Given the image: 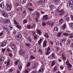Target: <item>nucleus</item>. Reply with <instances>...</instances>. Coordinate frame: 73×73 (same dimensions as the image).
<instances>
[{
	"mask_svg": "<svg viewBox=\"0 0 73 73\" xmlns=\"http://www.w3.org/2000/svg\"><path fill=\"white\" fill-rule=\"evenodd\" d=\"M55 42L56 43V45H57V46H58V45H59V43H58V42L57 41L55 40Z\"/></svg>",
	"mask_w": 73,
	"mask_h": 73,
	"instance_id": "nucleus-35",
	"label": "nucleus"
},
{
	"mask_svg": "<svg viewBox=\"0 0 73 73\" xmlns=\"http://www.w3.org/2000/svg\"><path fill=\"white\" fill-rule=\"evenodd\" d=\"M30 65H31V62H29L26 65L27 67H28L30 66Z\"/></svg>",
	"mask_w": 73,
	"mask_h": 73,
	"instance_id": "nucleus-45",
	"label": "nucleus"
},
{
	"mask_svg": "<svg viewBox=\"0 0 73 73\" xmlns=\"http://www.w3.org/2000/svg\"><path fill=\"white\" fill-rule=\"evenodd\" d=\"M4 60V58L3 57H0V62H3Z\"/></svg>",
	"mask_w": 73,
	"mask_h": 73,
	"instance_id": "nucleus-16",
	"label": "nucleus"
},
{
	"mask_svg": "<svg viewBox=\"0 0 73 73\" xmlns=\"http://www.w3.org/2000/svg\"><path fill=\"white\" fill-rule=\"evenodd\" d=\"M57 70V67L56 66H55V68H54L53 70V71L54 72L56 70Z\"/></svg>",
	"mask_w": 73,
	"mask_h": 73,
	"instance_id": "nucleus-47",
	"label": "nucleus"
},
{
	"mask_svg": "<svg viewBox=\"0 0 73 73\" xmlns=\"http://www.w3.org/2000/svg\"><path fill=\"white\" fill-rule=\"evenodd\" d=\"M50 50V48L48 47L47 49V52H48Z\"/></svg>",
	"mask_w": 73,
	"mask_h": 73,
	"instance_id": "nucleus-50",
	"label": "nucleus"
},
{
	"mask_svg": "<svg viewBox=\"0 0 73 73\" xmlns=\"http://www.w3.org/2000/svg\"><path fill=\"white\" fill-rule=\"evenodd\" d=\"M60 0H54V1L55 3H58L60 1Z\"/></svg>",
	"mask_w": 73,
	"mask_h": 73,
	"instance_id": "nucleus-43",
	"label": "nucleus"
},
{
	"mask_svg": "<svg viewBox=\"0 0 73 73\" xmlns=\"http://www.w3.org/2000/svg\"><path fill=\"white\" fill-rule=\"evenodd\" d=\"M18 62H19V60H17L15 62V64L16 65H17V64H18Z\"/></svg>",
	"mask_w": 73,
	"mask_h": 73,
	"instance_id": "nucleus-59",
	"label": "nucleus"
},
{
	"mask_svg": "<svg viewBox=\"0 0 73 73\" xmlns=\"http://www.w3.org/2000/svg\"><path fill=\"white\" fill-rule=\"evenodd\" d=\"M54 30L55 31H58V27H56L54 28Z\"/></svg>",
	"mask_w": 73,
	"mask_h": 73,
	"instance_id": "nucleus-38",
	"label": "nucleus"
},
{
	"mask_svg": "<svg viewBox=\"0 0 73 73\" xmlns=\"http://www.w3.org/2000/svg\"><path fill=\"white\" fill-rule=\"evenodd\" d=\"M50 57L52 59L55 58V56H54V53L53 52L52 54L50 55Z\"/></svg>",
	"mask_w": 73,
	"mask_h": 73,
	"instance_id": "nucleus-13",
	"label": "nucleus"
},
{
	"mask_svg": "<svg viewBox=\"0 0 73 73\" xmlns=\"http://www.w3.org/2000/svg\"><path fill=\"white\" fill-rule=\"evenodd\" d=\"M38 65V63L36 62L35 63L34 65L32 66V68H33V69H35V68H37V65Z\"/></svg>",
	"mask_w": 73,
	"mask_h": 73,
	"instance_id": "nucleus-11",
	"label": "nucleus"
},
{
	"mask_svg": "<svg viewBox=\"0 0 73 73\" xmlns=\"http://www.w3.org/2000/svg\"><path fill=\"white\" fill-rule=\"evenodd\" d=\"M6 8L8 11H11L12 9V8L11 3L7 4L6 6Z\"/></svg>",
	"mask_w": 73,
	"mask_h": 73,
	"instance_id": "nucleus-2",
	"label": "nucleus"
},
{
	"mask_svg": "<svg viewBox=\"0 0 73 73\" xmlns=\"http://www.w3.org/2000/svg\"><path fill=\"white\" fill-rule=\"evenodd\" d=\"M69 4V6L71 8H73V3H70Z\"/></svg>",
	"mask_w": 73,
	"mask_h": 73,
	"instance_id": "nucleus-26",
	"label": "nucleus"
},
{
	"mask_svg": "<svg viewBox=\"0 0 73 73\" xmlns=\"http://www.w3.org/2000/svg\"><path fill=\"white\" fill-rule=\"evenodd\" d=\"M70 26L71 27H72V28H73V23H70Z\"/></svg>",
	"mask_w": 73,
	"mask_h": 73,
	"instance_id": "nucleus-32",
	"label": "nucleus"
},
{
	"mask_svg": "<svg viewBox=\"0 0 73 73\" xmlns=\"http://www.w3.org/2000/svg\"><path fill=\"white\" fill-rule=\"evenodd\" d=\"M18 66H19V69H21L22 68V67L20 65H19Z\"/></svg>",
	"mask_w": 73,
	"mask_h": 73,
	"instance_id": "nucleus-54",
	"label": "nucleus"
},
{
	"mask_svg": "<svg viewBox=\"0 0 73 73\" xmlns=\"http://www.w3.org/2000/svg\"><path fill=\"white\" fill-rule=\"evenodd\" d=\"M42 39L40 38L38 41V45H40V44H41V42H42Z\"/></svg>",
	"mask_w": 73,
	"mask_h": 73,
	"instance_id": "nucleus-22",
	"label": "nucleus"
},
{
	"mask_svg": "<svg viewBox=\"0 0 73 73\" xmlns=\"http://www.w3.org/2000/svg\"><path fill=\"white\" fill-rule=\"evenodd\" d=\"M16 33V31L15 30H14L13 32V34H15Z\"/></svg>",
	"mask_w": 73,
	"mask_h": 73,
	"instance_id": "nucleus-60",
	"label": "nucleus"
},
{
	"mask_svg": "<svg viewBox=\"0 0 73 73\" xmlns=\"http://www.w3.org/2000/svg\"><path fill=\"white\" fill-rule=\"evenodd\" d=\"M46 42L47 41L46 40H44L43 44V46L44 47H45L46 46Z\"/></svg>",
	"mask_w": 73,
	"mask_h": 73,
	"instance_id": "nucleus-15",
	"label": "nucleus"
},
{
	"mask_svg": "<svg viewBox=\"0 0 73 73\" xmlns=\"http://www.w3.org/2000/svg\"><path fill=\"white\" fill-rule=\"evenodd\" d=\"M19 52L20 54L23 55L24 54H25V50H23V49H20Z\"/></svg>",
	"mask_w": 73,
	"mask_h": 73,
	"instance_id": "nucleus-7",
	"label": "nucleus"
},
{
	"mask_svg": "<svg viewBox=\"0 0 73 73\" xmlns=\"http://www.w3.org/2000/svg\"><path fill=\"white\" fill-rule=\"evenodd\" d=\"M20 2L22 4H24L25 3L26 1L25 0H20Z\"/></svg>",
	"mask_w": 73,
	"mask_h": 73,
	"instance_id": "nucleus-21",
	"label": "nucleus"
},
{
	"mask_svg": "<svg viewBox=\"0 0 73 73\" xmlns=\"http://www.w3.org/2000/svg\"><path fill=\"white\" fill-rule=\"evenodd\" d=\"M36 31L38 34H39V35H40V34H41V31L40 30H38V29H37Z\"/></svg>",
	"mask_w": 73,
	"mask_h": 73,
	"instance_id": "nucleus-25",
	"label": "nucleus"
},
{
	"mask_svg": "<svg viewBox=\"0 0 73 73\" xmlns=\"http://www.w3.org/2000/svg\"><path fill=\"white\" fill-rule=\"evenodd\" d=\"M36 15L37 16V18L39 17V16L40 15V13H38V12H36Z\"/></svg>",
	"mask_w": 73,
	"mask_h": 73,
	"instance_id": "nucleus-42",
	"label": "nucleus"
},
{
	"mask_svg": "<svg viewBox=\"0 0 73 73\" xmlns=\"http://www.w3.org/2000/svg\"><path fill=\"white\" fill-rule=\"evenodd\" d=\"M50 7V9H53V7H54V5H51Z\"/></svg>",
	"mask_w": 73,
	"mask_h": 73,
	"instance_id": "nucleus-33",
	"label": "nucleus"
},
{
	"mask_svg": "<svg viewBox=\"0 0 73 73\" xmlns=\"http://www.w3.org/2000/svg\"><path fill=\"white\" fill-rule=\"evenodd\" d=\"M0 7L1 8H4V3H1L0 4Z\"/></svg>",
	"mask_w": 73,
	"mask_h": 73,
	"instance_id": "nucleus-18",
	"label": "nucleus"
},
{
	"mask_svg": "<svg viewBox=\"0 0 73 73\" xmlns=\"http://www.w3.org/2000/svg\"><path fill=\"white\" fill-rule=\"evenodd\" d=\"M29 68H28L27 69L25 70V73H28L29 72Z\"/></svg>",
	"mask_w": 73,
	"mask_h": 73,
	"instance_id": "nucleus-27",
	"label": "nucleus"
},
{
	"mask_svg": "<svg viewBox=\"0 0 73 73\" xmlns=\"http://www.w3.org/2000/svg\"><path fill=\"white\" fill-rule=\"evenodd\" d=\"M71 18L72 20H73V15H71Z\"/></svg>",
	"mask_w": 73,
	"mask_h": 73,
	"instance_id": "nucleus-63",
	"label": "nucleus"
},
{
	"mask_svg": "<svg viewBox=\"0 0 73 73\" xmlns=\"http://www.w3.org/2000/svg\"><path fill=\"white\" fill-rule=\"evenodd\" d=\"M56 11L58 12V13H60L59 14V15H63L65 12L64 10L61 9L59 7L56 10Z\"/></svg>",
	"mask_w": 73,
	"mask_h": 73,
	"instance_id": "nucleus-1",
	"label": "nucleus"
},
{
	"mask_svg": "<svg viewBox=\"0 0 73 73\" xmlns=\"http://www.w3.org/2000/svg\"><path fill=\"white\" fill-rule=\"evenodd\" d=\"M33 27V26H32L31 27V25H29L27 26V28H28V29H30L31 28H32Z\"/></svg>",
	"mask_w": 73,
	"mask_h": 73,
	"instance_id": "nucleus-30",
	"label": "nucleus"
},
{
	"mask_svg": "<svg viewBox=\"0 0 73 73\" xmlns=\"http://www.w3.org/2000/svg\"><path fill=\"white\" fill-rule=\"evenodd\" d=\"M67 65H68V66H67V68L69 69V70H71L72 69H70L71 68H72V66L71 64L70 63L69 64H67Z\"/></svg>",
	"mask_w": 73,
	"mask_h": 73,
	"instance_id": "nucleus-8",
	"label": "nucleus"
},
{
	"mask_svg": "<svg viewBox=\"0 0 73 73\" xmlns=\"http://www.w3.org/2000/svg\"><path fill=\"white\" fill-rule=\"evenodd\" d=\"M5 31L6 32H7V33H9V30H8V29H6Z\"/></svg>",
	"mask_w": 73,
	"mask_h": 73,
	"instance_id": "nucleus-61",
	"label": "nucleus"
},
{
	"mask_svg": "<svg viewBox=\"0 0 73 73\" xmlns=\"http://www.w3.org/2000/svg\"><path fill=\"white\" fill-rule=\"evenodd\" d=\"M46 24H47L48 25H49L50 26L51 25V27H52L54 23L53 22L48 21L46 22Z\"/></svg>",
	"mask_w": 73,
	"mask_h": 73,
	"instance_id": "nucleus-5",
	"label": "nucleus"
},
{
	"mask_svg": "<svg viewBox=\"0 0 73 73\" xmlns=\"http://www.w3.org/2000/svg\"><path fill=\"white\" fill-rule=\"evenodd\" d=\"M44 36L45 37H46V38H49V35H48L47 33H45V34Z\"/></svg>",
	"mask_w": 73,
	"mask_h": 73,
	"instance_id": "nucleus-20",
	"label": "nucleus"
},
{
	"mask_svg": "<svg viewBox=\"0 0 73 73\" xmlns=\"http://www.w3.org/2000/svg\"><path fill=\"white\" fill-rule=\"evenodd\" d=\"M23 22L24 23H27V20H24Z\"/></svg>",
	"mask_w": 73,
	"mask_h": 73,
	"instance_id": "nucleus-62",
	"label": "nucleus"
},
{
	"mask_svg": "<svg viewBox=\"0 0 73 73\" xmlns=\"http://www.w3.org/2000/svg\"><path fill=\"white\" fill-rule=\"evenodd\" d=\"M69 4H72L73 3V1L72 0H69L68 1Z\"/></svg>",
	"mask_w": 73,
	"mask_h": 73,
	"instance_id": "nucleus-29",
	"label": "nucleus"
},
{
	"mask_svg": "<svg viewBox=\"0 0 73 73\" xmlns=\"http://www.w3.org/2000/svg\"><path fill=\"white\" fill-rule=\"evenodd\" d=\"M64 64H65H65H66L67 65H68V64H69V60H68L67 59L66 62H65L64 61Z\"/></svg>",
	"mask_w": 73,
	"mask_h": 73,
	"instance_id": "nucleus-28",
	"label": "nucleus"
},
{
	"mask_svg": "<svg viewBox=\"0 0 73 73\" xmlns=\"http://www.w3.org/2000/svg\"><path fill=\"white\" fill-rule=\"evenodd\" d=\"M42 25L43 26H45V25H46V23L44 22H43L42 23Z\"/></svg>",
	"mask_w": 73,
	"mask_h": 73,
	"instance_id": "nucleus-52",
	"label": "nucleus"
},
{
	"mask_svg": "<svg viewBox=\"0 0 73 73\" xmlns=\"http://www.w3.org/2000/svg\"><path fill=\"white\" fill-rule=\"evenodd\" d=\"M21 37H22V36L21 34H19L16 36V38L17 39V40H20L21 38Z\"/></svg>",
	"mask_w": 73,
	"mask_h": 73,
	"instance_id": "nucleus-6",
	"label": "nucleus"
},
{
	"mask_svg": "<svg viewBox=\"0 0 73 73\" xmlns=\"http://www.w3.org/2000/svg\"><path fill=\"white\" fill-rule=\"evenodd\" d=\"M55 62L54 61H53L52 62V64H51V66H53L54 65V64H55Z\"/></svg>",
	"mask_w": 73,
	"mask_h": 73,
	"instance_id": "nucleus-36",
	"label": "nucleus"
},
{
	"mask_svg": "<svg viewBox=\"0 0 73 73\" xmlns=\"http://www.w3.org/2000/svg\"><path fill=\"white\" fill-rule=\"evenodd\" d=\"M28 9L29 10V11H33V10H34V9H32L31 8H28Z\"/></svg>",
	"mask_w": 73,
	"mask_h": 73,
	"instance_id": "nucleus-40",
	"label": "nucleus"
},
{
	"mask_svg": "<svg viewBox=\"0 0 73 73\" xmlns=\"http://www.w3.org/2000/svg\"><path fill=\"white\" fill-rule=\"evenodd\" d=\"M70 38H72L73 37V34L72 33L70 34Z\"/></svg>",
	"mask_w": 73,
	"mask_h": 73,
	"instance_id": "nucleus-31",
	"label": "nucleus"
},
{
	"mask_svg": "<svg viewBox=\"0 0 73 73\" xmlns=\"http://www.w3.org/2000/svg\"><path fill=\"white\" fill-rule=\"evenodd\" d=\"M26 45L27 46H31V45H30V44L29 43H26Z\"/></svg>",
	"mask_w": 73,
	"mask_h": 73,
	"instance_id": "nucleus-56",
	"label": "nucleus"
},
{
	"mask_svg": "<svg viewBox=\"0 0 73 73\" xmlns=\"http://www.w3.org/2000/svg\"><path fill=\"white\" fill-rule=\"evenodd\" d=\"M37 73V71H33L32 72V73Z\"/></svg>",
	"mask_w": 73,
	"mask_h": 73,
	"instance_id": "nucleus-64",
	"label": "nucleus"
},
{
	"mask_svg": "<svg viewBox=\"0 0 73 73\" xmlns=\"http://www.w3.org/2000/svg\"><path fill=\"white\" fill-rule=\"evenodd\" d=\"M2 28H3V29L4 30V31H6V29H7L8 28H7V27L6 26H3L2 27Z\"/></svg>",
	"mask_w": 73,
	"mask_h": 73,
	"instance_id": "nucleus-17",
	"label": "nucleus"
},
{
	"mask_svg": "<svg viewBox=\"0 0 73 73\" xmlns=\"http://www.w3.org/2000/svg\"><path fill=\"white\" fill-rule=\"evenodd\" d=\"M35 57L33 56H31L30 57L31 60H33V59H35Z\"/></svg>",
	"mask_w": 73,
	"mask_h": 73,
	"instance_id": "nucleus-39",
	"label": "nucleus"
},
{
	"mask_svg": "<svg viewBox=\"0 0 73 73\" xmlns=\"http://www.w3.org/2000/svg\"><path fill=\"white\" fill-rule=\"evenodd\" d=\"M62 57H63V60H64V61H65V60H66V58L65 57V56H64Z\"/></svg>",
	"mask_w": 73,
	"mask_h": 73,
	"instance_id": "nucleus-46",
	"label": "nucleus"
},
{
	"mask_svg": "<svg viewBox=\"0 0 73 73\" xmlns=\"http://www.w3.org/2000/svg\"><path fill=\"white\" fill-rule=\"evenodd\" d=\"M27 39L28 40H29L30 42H32V40H31V37H27Z\"/></svg>",
	"mask_w": 73,
	"mask_h": 73,
	"instance_id": "nucleus-23",
	"label": "nucleus"
},
{
	"mask_svg": "<svg viewBox=\"0 0 73 73\" xmlns=\"http://www.w3.org/2000/svg\"><path fill=\"white\" fill-rule=\"evenodd\" d=\"M6 44H7L6 43V42H5V41L3 42L2 43L1 46L2 47H3L4 46H5L6 45Z\"/></svg>",
	"mask_w": 73,
	"mask_h": 73,
	"instance_id": "nucleus-12",
	"label": "nucleus"
},
{
	"mask_svg": "<svg viewBox=\"0 0 73 73\" xmlns=\"http://www.w3.org/2000/svg\"><path fill=\"white\" fill-rule=\"evenodd\" d=\"M10 61V60H9V59H8L7 60V62L5 61L4 62L5 64H7V66H9V65H10L9 62Z\"/></svg>",
	"mask_w": 73,
	"mask_h": 73,
	"instance_id": "nucleus-9",
	"label": "nucleus"
},
{
	"mask_svg": "<svg viewBox=\"0 0 73 73\" xmlns=\"http://www.w3.org/2000/svg\"><path fill=\"white\" fill-rule=\"evenodd\" d=\"M34 37V38L35 39V40H36L37 38V37H38L37 35H35L33 36Z\"/></svg>",
	"mask_w": 73,
	"mask_h": 73,
	"instance_id": "nucleus-44",
	"label": "nucleus"
},
{
	"mask_svg": "<svg viewBox=\"0 0 73 73\" xmlns=\"http://www.w3.org/2000/svg\"><path fill=\"white\" fill-rule=\"evenodd\" d=\"M2 15L3 16H4V17H8V14H7L3 13L2 14Z\"/></svg>",
	"mask_w": 73,
	"mask_h": 73,
	"instance_id": "nucleus-19",
	"label": "nucleus"
},
{
	"mask_svg": "<svg viewBox=\"0 0 73 73\" xmlns=\"http://www.w3.org/2000/svg\"><path fill=\"white\" fill-rule=\"evenodd\" d=\"M66 27V25H65V24H64L63 25V26L62 27V29H65Z\"/></svg>",
	"mask_w": 73,
	"mask_h": 73,
	"instance_id": "nucleus-41",
	"label": "nucleus"
},
{
	"mask_svg": "<svg viewBox=\"0 0 73 73\" xmlns=\"http://www.w3.org/2000/svg\"><path fill=\"white\" fill-rule=\"evenodd\" d=\"M68 52L69 53H70V54H72V51L71 50H68Z\"/></svg>",
	"mask_w": 73,
	"mask_h": 73,
	"instance_id": "nucleus-49",
	"label": "nucleus"
},
{
	"mask_svg": "<svg viewBox=\"0 0 73 73\" xmlns=\"http://www.w3.org/2000/svg\"><path fill=\"white\" fill-rule=\"evenodd\" d=\"M14 23L16 25H18V23H17V22H16V20H14Z\"/></svg>",
	"mask_w": 73,
	"mask_h": 73,
	"instance_id": "nucleus-53",
	"label": "nucleus"
},
{
	"mask_svg": "<svg viewBox=\"0 0 73 73\" xmlns=\"http://www.w3.org/2000/svg\"><path fill=\"white\" fill-rule=\"evenodd\" d=\"M16 27L19 29L21 28V26H20L19 25H17Z\"/></svg>",
	"mask_w": 73,
	"mask_h": 73,
	"instance_id": "nucleus-51",
	"label": "nucleus"
},
{
	"mask_svg": "<svg viewBox=\"0 0 73 73\" xmlns=\"http://www.w3.org/2000/svg\"><path fill=\"white\" fill-rule=\"evenodd\" d=\"M38 51L40 54H42V50H41V49H39Z\"/></svg>",
	"mask_w": 73,
	"mask_h": 73,
	"instance_id": "nucleus-48",
	"label": "nucleus"
},
{
	"mask_svg": "<svg viewBox=\"0 0 73 73\" xmlns=\"http://www.w3.org/2000/svg\"><path fill=\"white\" fill-rule=\"evenodd\" d=\"M48 15H46L43 16V20L47 21V20H48Z\"/></svg>",
	"mask_w": 73,
	"mask_h": 73,
	"instance_id": "nucleus-4",
	"label": "nucleus"
},
{
	"mask_svg": "<svg viewBox=\"0 0 73 73\" xmlns=\"http://www.w3.org/2000/svg\"><path fill=\"white\" fill-rule=\"evenodd\" d=\"M63 21H63V19H60L59 21V24H62L63 23Z\"/></svg>",
	"mask_w": 73,
	"mask_h": 73,
	"instance_id": "nucleus-14",
	"label": "nucleus"
},
{
	"mask_svg": "<svg viewBox=\"0 0 73 73\" xmlns=\"http://www.w3.org/2000/svg\"><path fill=\"white\" fill-rule=\"evenodd\" d=\"M61 32H59L58 33V35H57L58 37H60L61 36V35L62 34Z\"/></svg>",
	"mask_w": 73,
	"mask_h": 73,
	"instance_id": "nucleus-34",
	"label": "nucleus"
},
{
	"mask_svg": "<svg viewBox=\"0 0 73 73\" xmlns=\"http://www.w3.org/2000/svg\"><path fill=\"white\" fill-rule=\"evenodd\" d=\"M17 9L18 11H21L23 10V7H19V8H17Z\"/></svg>",
	"mask_w": 73,
	"mask_h": 73,
	"instance_id": "nucleus-24",
	"label": "nucleus"
},
{
	"mask_svg": "<svg viewBox=\"0 0 73 73\" xmlns=\"http://www.w3.org/2000/svg\"><path fill=\"white\" fill-rule=\"evenodd\" d=\"M43 2L44 1H43L41 0L39 1V4H40V3H43Z\"/></svg>",
	"mask_w": 73,
	"mask_h": 73,
	"instance_id": "nucleus-55",
	"label": "nucleus"
},
{
	"mask_svg": "<svg viewBox=\"0 0 73 73\" xmlns=\"http://www.w3.org/2000/svg\"><path fill=\"white\" fill-rule=\"evenodd\" d=\"M33 36L36 35V33L34 31L33 32Z\"/></svg>",
	"mask_w": 73,
	"mask_h": 73,
	"instance_id": "nucleus-58",
	"label": "nucleus"
},
{
	"mask_svg": "<svg viewBox=\"0 0 73 73\" xmlns=\"http://www.w3.org/2000/svg\"><path fill=\"white\" fill-rule=\"evenodd\" d=\"M63 35L64 36H69V33H63Z\"/></svg>",
	"mask_w": 73,
	"mask_h": 73,
	"instance_id": "nucleus-37",
	"label": "nucleus"
},
{
	"mask_svg": "<svg viewBox=\"0 0 73 73\" xmlns=\"http://www.w3.org/2000/svg\"><path fill=\"white\" fill-rule=\"evenodd\" d=\"M10 46L11 47V48L12 49H15L16 48V46L14 44H13V43H11L10 44Z\"/></svg>",
	"mask_w": 73,
	"mask_h": 73,
	"instance_id": "nucleus-10",
	"label": "nucleus"
},
{
	"mask_svg": "<svg viewBox=\"0 0 73 73\" xmlns=\"http://www.w3.org/2000/svg\"><path fill=\"white\" fill-rule=\"evenodd\" d=\"M42 65L41 66V68H40L38 70V73H40L41 72H43L44 71V65H43V63H42Z\"/></svg>",
	"mask_w": 73,
	"mask_h": 73,
	"instance_id": "nucleus-3",
	"label": "nucleus"
},
{
	"mask_svg": "<svg viewBox=\"0 0 73 73\" xmlns=\"http://www.w3.org/2000/svg\"><path fill=\"white\" fill-rule=\"evenodd\" d=\"M29 6H30V7H32V3H30L29 4Z\"/></svg>",
	"mask_w": 73,
	"mask_h": 73,
	"instance_id": "nucleus-57",
	"label": "nucleus"
}]
</instances>
